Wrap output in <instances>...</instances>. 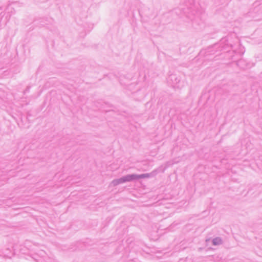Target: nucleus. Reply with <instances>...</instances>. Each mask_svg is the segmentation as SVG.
<instances>
[{"instance_id":"nucleus-1","label":"nucleus","mask_w":262,"mask_h":262,"mask_svg":"<svg viewBox=\"0 0 262 262\" xmlns=\"http://www.w3.org/2000/svg\"><path fill=\"white\" fill-rule=\"evenodd\" d=\"M131 181H133L132 174H127V175H126V176H125L122 178H120L119 179H115L112 182L111 184L114 186H115L119 184H122L125 182H131Z\"/></svg>"},{"instance_id":"nucleus-2","label":"nucleus","mask_w":262,"mask_h":262,"mask_svg":"<svg viewBox=\"0 0 262 262\" xmlns=\"http://www.w3.org/2000/svg\"><path fill=\"white\" fill-rule=\"evenodd\" d=\"M153 172L150 173H143L141 174H132L133 181L137 180L140 179H144L149 178Z\"/></svg>"},{"instance_id":"nucleus-3","label":"nucleus","mask_w":262,"mask_h":262,"mask_svg":"<svg viewBox=\"0 0 262 262\" xmlns=\"http://www.w3.org/2000/svg\"><path fill=\"white\" fill-rule=\"evenodd\" d=\"M212 242V244L214 246L220 245L222 244V239L219 237L213 238Z\"/></svg>"}]
</instances>
